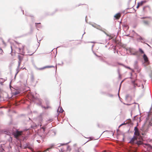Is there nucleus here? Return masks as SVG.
<instances>
[{"instance_id": "obj_7", "label": "nucleus", "mask_w": 152, "mask_h": 152, "mask_svg": "<svg viewBox=\"0 0 152 152\" xmlns=\"http://www.w3.org/2000/svg\"><path fill=\"white\" fill-rule=\"evenodd\" d=\"M26 51L28 55L30 56L32 55L34 52V51H32V49L30 48L26 49Z\"/></svg>"}, {"instance_id": "obj_5", "label": "nucleus", "mask_w": 152, "mask_h": 152, "mask_svg": "<svg viewBox=\"0 0 152 152\" xmlns=\"http://www.w3.org/2000/svg\"><path fill=\"white\" fill-rule=\"evenodd\" d=\"M134 136H136L138 137H141L140 135L139 129L137 126L134 127Z\"/></svg>"}, {"instance_id": "obj_8", "label": "nucleus", "mask_w": 152, "mask_h": 152, "mask_svg": "<svg viewBox=\"0 0 152 152\" xmlns=\"http://www.w3.org/2000/svg\"><path fill=\"white\" fill-rule=\"evenodd\" d=\"M143 58L144 61V62L145 63L148 64L149 63V62L148 58L145 54H144L143 56Z\"/></svg>"}, {"instance_id": "obj_28", "label": "nucleus", "mask_w": 152, "mask_h": 152, "mask_svg": "<svg viewBox=\"0 0 152 152\" xmlns=\"http://www.w3.org/2000/svg\"><path fill=\"white\" fill-rule=\"evenodd\" d=\"M142 88H143V87H144V86H143V85H142Z\"/></svg>"}, {"instance_id": "obj_32", "label": "nucleus", "mask_w": 152, "mask_h": 152, "mask_svg": "<svg viewBox=\"0 0 152 152\" xmlns=\"http://www.w3.org/2000/svg\"><path fill=\"white\" fill-rule=\"evenodd\" d=\"M11 87V86L10 85V88Z\"/></svg>"}, {"instance_id": "obj_12", "label": "nucleus", "mask_w": 152, "mask_h": 152, "mask_svg": "<svg viewBox=\"0 0 152 152\" xmlns=\"http://www.w3.org/2000/svg\"><path fill=\"white\" fill-rule=\"evenodd\" d=\"M53 66H44V67L40 68L38 69L39 70H42L43 69H45L47 68H50L53 67Z\"/></svg>"}, {"instance_id": "obj_29", "label": "nucleus", "mask_w": 152, "mask_h": 152, "mask_svg": "<svg viewBox=\"0 0 152 152\" xmlns=\"http://www.w3.org/2000/svg\"><path fill=\"white\" fill-rule=\"evenodd\" d=\"M91 42V43H95V42Z\"/></svg>"}, {"instance_id": "obj_14", "label": "nucleus", "mask_w": 152, "mask_h": 152, "mask_svg": "<svg viewBox=\"0 0 152 152\" xmlns=\"http://www.w3.org/2000/svg\"><path fill=\"white\" fill-rule=\"evenodd\" d=\"M145 2V1H142L141 2L138 3L139 4V5H140V6H142L143 4Z\"/></svg>"}, {"instance_id": "obj_4", "label": "nucleus", "mask_w": 152, "mask_h": 152, "mask_svg": "<svg viewBox=\"0 0 152 152\" xmlns=\"http://www.w3.org/2000/svg\"><path fill=\"white\" fill-rule=\"evenodd\" d=\"M126 101L128 103L126 104L127 105H129L133 104H135L132 97L129 95H127L126 96Z\"/></svg>"}, {"instance_id": "obj_26", "label": "nucleus", "mask_w": 152, "mask_h": 152, "mask_svg": "<svg viewBox=\"0 0 152 152\" xmlns=\"http://www.w3.org/2000/svg\"><path fill=\"white\" fill-rule=\"evenodd\" d=\"M11 49H12V52H13V50H12V48H11Z\"/></svg>"}, {"instance_id": "obj_2", "label": "nucleus", "mask_w": 152, "mask_h": 152, "mask_svg": "<svg viewBox=\"0 0 152 152\" xmlns=\"http://www.w3.org/2000/svg\"><path fill=\"white\" fill-rule=\"evenodd\" d=\"M129 142L132 144H136L138 145H140L142 143V137H138L134 136L131 139Z\"/></svg>"}, {"instance_id": "obj_1", "label": "nucleus", "mask_w": 152, "mask_h": 152, "mask_svg": "<svg viewBox=\"0 0 152 152\" xmlns=\"http://www.w3.org/2000/svg\"><path fill=\"white\" fill-rule=\"evenodd\" d=\"M146 119L145 124V126H147L148 127L151 126L152 125V123L151 122L152 121V107L148 114Z\"/></svg>"}, {"instance_id": "obj_18", "label": "nucleus", "mask_w": 152, "mask_h": 152, "mask_svg": "<svg viewBox=\"0 0 152 152\" xmlns=\"http://www.w3.org/2000/svg\"><path fill=\"white\" fill-rule=\"evenodd\" d=\"M3 52V50L1 48H0V54H2Z\"/></svg>"}, {"instance_id": "obj_11", "label": "nucleus", "mask_w": 152, "mask_h": 152, "mask_svg": "<svg viewBox=\"0 0 152 152\" xmlns=\"http://www.w3.org/2000/svg\"><path fill=\"white\" fill-rule=\"evenodd\" d=\"M121 17V14L120 13H118L116 14L114 16L115 19H119Z\"/></svg>"}, {"instance_id": "obj_27", "label": "nucleus", "mask_w": 152, "mask_h": 152, "mask_svg": "<svg viewBox=\"0 0 152 152\" xmlns=\"http://www.w3.org/2000/svg\"><path fill=\"white\" fill-rule=\"evenodd\" d=\"M123 124H121V125H120V126H121L123 125Z\"/></svg>"}, {"instance_id": "obj_10", "label": "nucleus", "mask_w": 152, "mask_h": 152, "mask_svg": "<svg viewBox=\"0 0 152 152\" xmlns=\"http://www.w3.org/2000/svg\"><path fill=\"white\" fill-rule=\"evenodd\" d=\"M132 82L134 85V87H135L136 86H140L138 85V82L137 80H132Z\"/></svg>"}, {"instance_id": "obj_17", "label": "nucleus", "mask_w": 152, "mask_h": 152, "mask_svg": "<svg viewBox=\"0 0 152 152\" xmlns=\"http://www.w3.org/2000/svg\"><path fill=\"white\" fill-rule=\"evenodd\" d=\"M4 134H9V133H10L9 131H4Z\"/></svg>"}, {"instance_id": "obj_25", "label": "nucleus", "mask_w": 152, "mask_h": 152, "mask_svg": "<svg viewBox=\"0 0 152 152\" xmlns=\"http://www.w3.org/2000/svg\"><path fill=\"white\" fill-rule=\"evenodd\" d=\"M149 18V17H145V18H142V19H144V18Z\"/></svg>"}, {"instance_id": "obj_21", "label": "nucleus", "mask_w": 152, "mask_h": 152, "mask_svg": "<svg viewBox=\"0 0 152 152\" xmlns=\"http://www.w3.org/2000/svg\"><path fill=\"white\" fill-rule=\"evenodd\" d=\"M144 23L146 24H148V21H144Z\"/></svg>"}, {"instance_id": "obj_9", "label": "nucleus", "mask_w": 152, "mask_h": 152, "mask_svg": "<svg viewBox=\"0 0 152 152\" xmlns=\"http://www.w3.org/2000/svg\"><path fill=\"white\" fill-rule=\"evenodd\" d=\"M22 132V131H17L15 133L14 135L16 138L18 137H19L21 135Z\"/></svg>"}, {"instance_id": "obj_30", "label": "nucleus", "mask_w": 152, "mask_h": 152, "mask_svg": "<svg viewBox=\"0 0 152 152\" xmlns=\"http://www.w3.org/2000/svg\"><path fill=\"white\" fill-rule=\"evenodd\" d=\"M31 16L32 17H34L33 15L32 16Z\"/></svg>"}, {"instance_id": "obj_31", "label": "nucleus", "mask_w": 152, "mask_h": 152, "mask_svg": "<svg viewBox=\"0 0 152 152\" xmlns=\"http://www.w3.org/2000/svg\"><path fill=\"white\" fill-rule=\"evenodd\" d=\"M12 81V80H11V82Z\"/></svg>"}, {"instance_id": "obj_13", "label": "nucleus", "mask_w": 152, "mask_h": 152, "mask_svg": "<svg viewBox=\"0 0 152 152\" xmlns=\"http://www.w3.org/2000/svg\"><path fill=\"white\" fill-rule=\"evenodd\" d=\"M64 111L61 107H59L58 109V111L60 113H62Z\"/></svg>"}, {"instance_id": "obj_24", "label": "nucleus", "mask_w": 152, "mask_h": 152, "mask_svg": "<svg viewBox=\"0 0 152 152\" xmlns=\"http://www.w3.org/2000/svg\"><path fill=\"white\" fill-rule=\"evenodd\" d=\"M37 141L38 143H40V140H37Z\"/></svg>"}, {"instance_id": "obj_3", "label": "nucleus", "mask_w": 152, "mask_h": 152, "mask_svg": "<svg viewBox=\"0 0 152 152\" xmlns=\"http://www.w3.org/2000/svg\"><path fill=\"white\" fill-rule=\"evenodd\" d=\"M23 56L22 55H19L18 56V69L17 70V72L16 73L15 77L14 79H15L16 76L17 74L18 73V72H19V71L21 70V69H24L25 68V67L23 68L22 67L20 68V64L21 63V62L22 61V60H23Z\"/></svg>"}, {"instance_id": "obj_6", "label": "nucleus", "mask_w": 152, "mask_h": 152, "mask_svg": "<svg viewBox=\"0 0 152 152\" xmlns=\"http://www.w3.org/2000/svg\"><path fill=\"white\" fill-rule=\"evenodd\" d=\"M143 10L144 12H148L151 11V9L149 6H146L143 7Z\"/></svg>"}, {"instance_id": "obj_19", "label": "nucleus", "mask_w": 152, "mask_h": 152, "mask_svg": "<svg viewBox=\"0 0 152 152\" xmlns=\"http://www.w3.org/2000/svg\"><path fill=\"white\" fill-rule=\"evenodd\" d=\"M148 147L152 149V146L150 145H148Z\"/></svg>"}, {"instance_id": "obj_22", "label": "nucleus", "mask_w": 152, "mask_h": 152, "mask_svg": "<svg viewBox=\"0 0 152 152\" xmlns=\"http://www.w3.org/2000/svg\"><path fill=\"white\" fill-rule=\"evenodd\" d=\"M140 6V5H139V4H138H138H137V7H137V9H138V8Z\"/></svg>"}, {"instance_id": "obj_15", "label": "nucleus", "mask_w": 152, "mask_h": 152, "mask_svg": "<svg viewBox=\"0 0 152 152\" xmlns=\"http://www.w3.org/2000/svg\"><path fill=\"white\" fill-rule=\"evenodd\" d=\"M136 150L135 148H131L129 152H136Z\"/></svg>"}, {"instance_id": "obj_16", "label": "nucleus", "mask_w": 152, "mask_h": 152, "mask_svg": "<svg viewBox=\"0 0 152 152\" xmlns=\"http://www.w3.org/2000/svg\"><path fill=\"white\" fill-rule=\"evenodd\" d=\"M139 51L140 52V53L141 54H144V52L142 50V49L141 48H139Z\"/></svg>"}, {"instance_id": "obj_20", "label": "nucleus", "mask_w": 152, "mask_h": 152, "mask_svg": "<svg viewBox=\"0 0 152 152\" xmlns=\"http://www.w3.org/2000/svg\"><path fill=\"white\" fill-rule=\"evenodd\" d=\"M19 94V92H16L15 93V94H14L15 95H17V94Z\"/></svg>"}, {"instance_id": "obj_23", "label": "nucleus", "mask_w": 152, "mask_h": 152, "mask_svg": "<svg viewBox=\"0 0 152 152\" xmlns=\"http://www.w3.org/2000/svg\"><path fill=\"white\" fill-rule=\"evenodd\" d=\"M50 107L49 106H48L47 107H44V108H49Z\"/></svg>"}]
</instances>
